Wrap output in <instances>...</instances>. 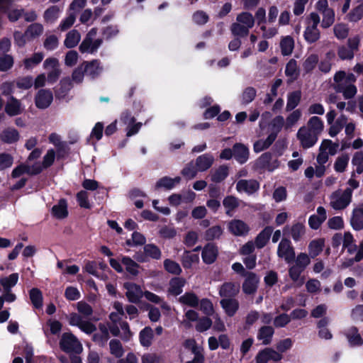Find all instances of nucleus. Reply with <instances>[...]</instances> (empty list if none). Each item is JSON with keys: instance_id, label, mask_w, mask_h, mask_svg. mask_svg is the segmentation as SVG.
<instances>
[{"instance_id": "obj_45", "label": "nucleus", "mask_w": 363, "mask_h": 363, "mask_svg": "<svg viewBox=\"0 0 363 363\" xmlns=\"http://www.w3.org/2000/svg\"><path fill=\"white\" fill-rule=\"evenodd\" d=\"M350 157L347 154H342L338 156L334 162V169L336 172L342 173L344 172L349 163Z\"/></svg>"}, {"instance_id": "obj_57", "label": "nucleus", "mask_w": 363, "mask_h": 363, "mask_svg": "<svg viewBox=\"0 0 363 363\" xmlns=\"http://www.w3.org/2000/svg\"><path fill=\"white\" fill-rule=\"evenodd\" d=\"M347 118L342 115L329 128V135L331 137L337 135L342 130L343 125L346 123Z\"/></svg>"}, {"instance_id": "obj_32", "label": "nucleus", "mask_w": 363, "mask_h": 363, "mask_svg": "<svg viewBox=\"0 0 363 363\" xmlns=\"http://www.w3.org/2000/svg\"><path fill=\"white\" fill-rule=\"evenodd\" d=\"M217 248L212 244L206 245L202 252V259L206 264L213 263L217 257Z\"/></svg>"}, {"instance_id": "obj_60", "label": "nucleus", "mask_w": 363, "mask_h": 363, "mask_svg": "<svg viewBox=\"0 0 363 363\" xmlns=\"http://www.w3.org/2000/svg\"><path fill=\"white\" fill-rule=\"evenodd\" d=\"M44 55L42 52L34 53L31 57L24 60L23 63L26 69H30L38 65L43 59Z\"/></svg>"}, {"instance_id": "obj_24", "label": "nucleus", "mask_w": 363, "mask_h": 363, "mask_svg": "<svg viewBox=\"0 0 363 363\" xmlns=\"http://www.w3.org/2000/svg\"><path fill=\"white\" fill-rule=\"evenodd\" d=\"M233 156L240 164H243L248 160L249 150L242 143H236L233 147Z\"/></svg>"}, {"instance_id": "obj_49", "label": "nucleus", "mask_w": 363, "mask_h": 363, "mask_svg": "<svg viewBox=\"0 0 363 363\" xmlns=\"http://www.w3.org/2000/svg\"><path fill=\"white\" fill-rule=\"evenodd\" d=\"M100 333H96L94 335V340L99 342L101 345H104L106 342L109 338V330L105 324L100 323L99 325Z\"/></svg>"}, {"instance_id": "obj_56", "label": "nucleus", "mask_w": 363, "mask_h": 363, "mask_svg": "<svg viewBox=\"0 0 363 363\" xmlns=\"http://www.w3.org/2000/svg\"><path fill=\"white\" fill-rule=\"evenodd\" d=\"M110 353L116 358L121 357L124 353L122 344L120 340L113 339L109 342Z\"/></svg>"}, {"instance_id": "obj_16", "label": "nucleus", "mask_w": 363, "mask_h": 363, "mask_svg": "<svg viewBox=\"0 0 363 363\" xmlns=\"http://www.w3.org/2000/svg\"><path fill=\"white\" fill-rule=\"evenodd\" d=\"M240 291L239 284L233 282H225L219 288V295L224 298H232Z\"/></svg>"}, {"instance_id": "obj_64", "label": "nucleus", "mask_w": 363, "mask_h": 363, "mask_svg": "<svg viewBox=\"0 0 363 363\" xmlns=\"http://www.w3.org/2000/svg\"><path fill=\"white\" fill-rule=\"evenodd\" d=\"M285 73L286 76L294 79L298 76L297 62L295 60H290L286 66Z\"/></svg>"}, {"instance_id": "obj_47", "label": "nucleus", "mask_w": 363, "mask_h": 363, "mask_svg": "<svg viewBox=\"0 0 363 363\" xmlns=\"http://www.w3.org/2000/svg\"><path fill=\"white\" fill-rule=\"evenodd\" d=\"M322 15L321 27L328 28L333 26L335 21V13L333 9L320 13Z\"/></svg>"}, {"instance_id": "obj_53", "label": "nucleus", "mask_w": 363, "mask_h": 363, "mask_svg": "<svg viewBox=\"0 0 363 363\" xmlns=\"http://www.w3.org/2000/svg\"><path fill=\"white\" fill-rule=\"evenodd\" d=\"M284 229L290 230L291 236L295 241H298L305 233L304 225L300 223L294 224L291 228L286 226Z\"/></svg>"}, {"instance_id": "obj_35", "label": "nucleus", "mask_w": 363, "mask_h": 363, "mask_svg": "<svg viewBox=\"0 0 363 363\" xmlns=\"http://www.w3.org/2000/svg\"><path fill=\"white\" fill-rule=\"evenodd\" d=\"M280 48L283 55H290L294 48V38L289 35L283 37L280 41Z\"/></svg>"}, {"instance_id": "obj_5", "label": "nucleus", "mask_w": 363, "mask_h": 363, "mask_svg": "<svg viewBox=\"0 0 363 363\" xmlns=\"http://www.w3.org/2000/svg\"><path fill=\"white\" fill-rule=\"evenodd\" d=\"M97 29L92 28L86 34V37L79 45V50L82 53H94L102 44L101 38H96Z\"/></svg>"}, {"instance_id": "obj_21", "label": "nucleus", "mask_w": 363, "mask_h": 363, "mask_svg": "<svg viewBox=\"0 0 363 363\" xmlns=\"http://www.w3.org/2000/svg\"><path fill=\"white\" fill-rule=\"evenodd\" d=\"M350 223L356 230L363 228V203L353 209Z\"/></svg>"}, {"instance_id": "obj_27", "label": "nucleus", "mask_w": 363, "mask_h": 363, "mask_svg": "<svg viewBox=\"0 0 363 363\" xmlns=\"http://www.w3.org/2000/svg\"><path fill=\"white\" fill-rule=\"evenodd\" d=\"M220 303L229 316H233L239 308V302L235 298H223Z\"/></svg>"}, {"instance_id": "obj_41", "label": "nucleus", "mask_w": 363, "mask_h": 363, "mask_svg": "<svg viewBox=\"0 0 363 363\" xmlns=\"http://www.w3.org/2000/svg\"><path fill=\"white\" fill-rule=\"evenodd\" d=\"M62 9L58 6H52L46 9L43 14V18L45 22L52 23L60 16Z\"/></svg>"}, {"instance_id": "obj_63", "label": "nucleus", "mask_w": 363, "mask_h": 363, "mask_svg": "<svg viewBox=\"0 0 363 363\" xmlns=\"http://www.w3.org/2000/svg\"><path fill=\"white\" fill-rule=\"evenodd\" d=\"M144 252L146 256L152 259H159L161 257L162 253L158 247L153 244H148L144 247Z\"/></svg>"}, {"instance_id": "obj_4", "label": "nucleus", "mask_w": 363, "mask_h": 363, "mask_svg": "<svg viewBox=\"0 0 363 363\" xmlns=\"http://www.w3.org/2000/svg\"><path fill=\"white\" fill-rule=\"evenodd\" d=\"M60 347L65 352L80 354L83 347L78 339L71 333H65L60 340Z\"/></svg>"}, {"instance_id": "obj_9", "label": "nucleus", "mask_w": 363, "mask_h": 363, "mask_svg": "<svg viewBox=\"0 0 363 363\" xmlns=\"http://www.w3.org/2000/svg\"><path fill=\"white\" fill-rule=\"evenodd\" d=\"M69 325L77 326L83 332L91 334L96 330V326L91 322L84 320L83 318L77 313H71L68 318Z\"/></svg>"}, {"instance_id": "obj_62", "label": "nucleus", "mask_w": 363, "mask_h": 363, "mask_svg": "<svg viewBox=\"0 0 363 363\" xmlns=\"http://www.w3.org/2000/svg\"><path fill=\"white\" fill-rule=\"evenodd\" d=\"M257 95V91L252 86L247 87L244 89L241 95V100L243 104L251 103Z\"/></svg>"}, {"instance_id": "obj_37", "label": "nucleus", "mask_w": 363, "mask_h": 363, "mask_svg": "<svg viewBox=\"0 0 363 363\" xmlns=\"http://www.w3.org/2000/svg\"><path fill=\"white\" fill-rule=\"evenodd\" d=\"M178 301L180 303L192 308L198 306L199 303L198 296L193 292L185 293L179 298Z\"/></svg>"}, {"instance_id": "obj_55", "label": "nucleus", "mask_w": 363, "mask_h": 363, "mask_svg": "<svg viewBox=\"0 0 363 363\" xmlns=\"http://www.w3.org/2000/svg\"><path fill=\"white\" fill-rule=\"evenodd\" d=\"M352 164L355 167V173H363V151L355 152L352 157Z\"/></svg>"}, {"instance_id": "obj_44", "label": "nucleus", "mask_w": 363, "mask_h": 363, "mask_svg": "<svg viewBox=\"0 0 363 363\" xmlns=\"http://www.w3.org/2000/svg\"><path fill=\"white\" fill-rule=\"evenodd\" d=\"M121 262L125 266V270L133 276H137L139 274V264L129 257H123Z\"/></svg>"}, {"instance_id": "obj_13", "label": "nucleus", "mask_w": 363, "mask_h": 363, "mask_svg": "<svg viewBox=\"0 0 363 363\" xmlns=\"http://www.w3.org/2000/svg\"><path fill=\"white\" fill-rule=\"evenodd\" d=\"M259 277L252 272H248L245 276V279L242 284V291L246 294H254L258 288Z\"/></svg>"}, {"instance_id": "obj_50", "label": "nucleus", "mask_w": 363, "mask_h": 363, "mask_svg": "<svg viewBox=\"0 0 363 363\" xmlns=\"http://www.w3.org/2000/svg\"><path fill=\"white\" fill-rule=\"evenodd\" d=\"M325 240L323 239H317L312 240L308 246L309 255L312 257L318 256L323 249Z\"/></svg>"}, {"instance_id": "obj_15", "label": "nucleus", "mask_w": 363, "mask_h": 363, "mask_svg": "<svg viewBox=\"0 0 363 363\" xmlns=\"http://www.w3.org/2000/svg\"><path fill=\"white\" fill-rule=\"evenodd\" d=\"M357 80L355 75L352 73H347L343 70H340L335 72L333 77V87L337 91L339 84H342L344 86L349 83H354Z\"/></svg>"}, {"instance_id": "obj_54", "label": "nucleus", "mask_w": 363, "mask_h": 363, "mask_svg": "<svg viewBox=\"0 0 363 363\" xmlns=\"http://www.w3.org/2000/svg\"><path fill=\"white\" fill-rule=\"evenodd\" d=\"M228 174V168L225 165L220 166L211 172V180L216 183L223 181Z\"/></svg>"}, {"instance_id": "obj_7", "label": "nucleus", "mask_w": 363, "mask_h": 363, "mask_svg": "<svg viewBox=\"0 0 363 363\" xmlns=\"http://www.w3.org/2000/svg\"><path fill=\"white\" fill-rule=\"evenodd\" d=\"M296 138L299 140L300 145L304 149H308L317 143L318 136L308 128L302 126L298 129Z\"/></svg>"}, {"instance_id": "obj_26", "label": "nucleus", "mask_w": 363, "mask_h": 363, "mask_svg": "<svg viewBox=\"0 0 363 363\" xmlns=\"http://www.w3.org/2000/svg\"><path fill=\"white\" fill-rule=\"evenodd\" d=\"M346 337L349 344L352 347H359L363 345V339L356 327H351L346 332Z\"/></svg>"}, {"instance_id": "obj_1", "label": "nucleus", "mask_w": 363, "mask_h": 363, "mask_svg": "<svg viewBox=\"0 0 363 363\" xmlns=\"http://www.w3.org/2000/svg\"><path fill=\"white\" fill-rule=\"evenodd\" d=\"M255 22V19L252 13L247 11L241 12L237 15L236 21L231 24L230 30L235 37L247 36Z\"/></svg>"}, {"instance_id": "obj_48", "label": "nucleus", "mask_w": 363, "mask_h": 363, "mask_svg": "<svg viewBox=\"0 0 363 363\" xmlns=\"http://www.w3.org/2000/svg\"><path fill=\"white\" fill-rule=\"evenodd\" d=\"M302 111L300 109L294 110L286 117L285 121V129L288 130L294 127L301 119Z\"/></svg>"}, {"instance_id": "obj_29", "label": "nucleus", "mask_w": 363, "mask_h": 363, "mask_svg": "<svg viewBox=\"0 0 363 363\" xmlns=\"http://www.w3.org/2000/svg\"><path fill=\"white\" fill-rule=\"evenodd\" d=\"M273 232V228L267 226L256 237L255 245L257 248L264 247L268 242L269 238Z\"/></svg>"}, {"instance_id": "obj_43", "label": "nucleus", "mask_w": 363, "mask_h": 363, "mask_svg": "<svg viewBox=\"0 0 363 363\" xmlns=\"http://www.w3.org/2000/svg\"><path fill=\"white\" fill-rule=\"evenodd\" d=\"M5 111L9 116H13L18 115L22 111L21 103L17 99L11 96L7 102Z\"/></svg>"}, {"instance_id": "obj_30", "label": "nucleus", "mask_w": 363, "mask_h": 363, "mask_svg": "<svg viewBox=\"0 0 363 363\" xmlns=\"http://www.w3.org/2000/svg\"><path fill=\"white\" fill-rule=\"evenodd\" d=\"M143 296L148 301L155 304H159L162 310L167 312L171 311L170 306L158 295L149 291H144Z\"/></svg>"}, {"instance_id": "obj_10", "label": "nucleus", "mask_w": 363, "mask_h": 363, "mask_svg": "<svg viewBox=\"0 0 363 363\" xmlns=\"http://www.w3.org/2000/svg\"><path fill=\"white\" fill-rule=\"evenodd\" d=\"M123 287L125 289V296L130 303H137L143 296L144 292L140 286L135 283H125Z\"/></svg>"}, {"instance_id": "obj_28", "label": "nucleus", "mask_w": 363, "mask_h": 363, "mask_svg": "<svg viewBox=\"0 0 363 363\" xmlns=\"http://www.w3.org/2000/svg\"><path fill=\"white\" fill-rule=\"evenodd\" d=\"M274 333V330L272 327L262 326L259 329L257 337L263 345H267L271 343Z\"/></svg>"}, {"instance_id": "obj_23", "label": "nucleus", "mask_w": 363, "mask_h": 363, "mask_svg": "<svg viewBox=\"0 0 363 363\" xmlns=\"http://www.w3.org/2000/svg\"><path fill=\"white\" fill-rule=\"evenodd\" d=\"M240 202L238 198L232 195L225 197L223 206L225 209V213L229 216H233V213L240 206Z\"/></svg>"}, {"instance_id": "obj_59", "label": "nucleus", "mask_w": 363, "mask_h": 363, "mask_svg": "<svg viewBox=\"0 0 363 363\" xmlns=\"http://www.w3.org/2000/svg\"><path fill=\"white\" fill-rule=\"evenodd\" d=\"M164 267L167 272L175 275L180 274L182 271L177 262L169 259H166L164 261Z\"/></svg>"}, {"instance_id": "obj_17", "label": "nucleus", "mask_w": 363, "mask_h": 363, "mask_svg": "<svg viewBox=\"0 0 363 363\" xmlns=\"http://www.w3.org/2000/svg\"><path fill=\"white\" fill-rule=\"evenodd\" d=\"M259 189V184L253 179H241L237 182L236 190L238 192H245L252 194L257 191Z\"/></svg>"}, {"instance_id": "obj_25", "label": "nucleus", "mask_w": 363, "mask_h": 363, "mask_svg": "<svg viewBox=\"0 0 363 363\" xmlns=\"http://www.w3.org/2000/svg\"><path fill=\"white\" fill-rule=\"evenodd\" d=\"M214 158L211 154H203L199 156L195 161V165L199 172H205L213 164Z\"/></svg>"}, {"instance_id": "obj_51", "label": "nucleus", "mask_w": 363, "mask_h": 363, "mask_svg": "<svg viewBox=\"0 0 363 363\" xmlns=\"http://www.w3.org/2000/svg\"><path fill=\"white\" fill-rule=\"evenodd\" d=\"M81 35L77 30H72L69 31L65 40V45L68 48L75 47L79 42Z\"/></svg>"}, {"instance_id": "obj_3", "label": "nucleus", "mask_w": 363, "mask_h": 363, "mask_svg": "<svg viewBox=\"0 0 363 363\" xmlns=\"http://www.w3.org/2000/svg\"><path fill=\"white\" fill-rule=\"evenodd\" d=\"M352 201V189H337L330 196V206L335 210L346 208Z\"/></svg>"}, {"instance_id": "obj_34", "label": "nucleus", "mask_w": 363, "mask_h": 363, "mask_svg": "<svg viewBox=\"0 0 363 363\" xmlns=\"http://www.w3.org/2000/svg\"><path fill=\"white\" fill-rule=\"evenodd\" d=\"M52 213L58 219L66 218L68 215L67 201L65 199L60 200L58 203L52 207Z\"/></svg>"}, {"instance_id": "obj_14", "label": "nucleus", "mask_w": 363, "mask_h": 363, "mask_svg": "<svg viewBox=\"0 0 363 363\" xmlns=\"http://www.w3.org/2000/svg\"><path fill=\"white\" fill-rule=\"evenodd\" d=\"M53 100V96L50 91L40 89L35 96V106L40 109L48 108Z\"/></svg>"}, {"instance_id": "obj_22", "label": "nucleus", "mask_w": 363, "mask_h": 363, "mask_svg": "<svg viewBox=\"0 0 363 363\" xmlns=\"http://www.w3.org/2000/svg\"><path fill=\"white\" fill-rule=\"evenodd\" d=\"M121 120L123 121L125 124L128 125L126 133V135L128 137L136 134L142 126L141 123H135V118L128 113L124 114L122 116Z\"/></svg>"}, {"instance_id": "obj_2", "label": "nucleus", "mask_w": 363, "mask_h": 363, "mask_svg": "<svg viewBox=\"0 0 363 363\" xmlns=\"http://www.w3.org/2000/svg\"><path fill=\"white\" fill-rule=\"evenodd\" d=\"M320 23L319 14L313 11L305 18V28L303 38L309 44L318 42L321 36L318 25Z\"/></svg>"}, {"instance_id": "obj_8", "label": "nucleus", "mask_w": 363, "mask_h": 363, "mask_svg": "<svg viewBox=\"0 0 363 363\" xmlns=\"http://www.w3.org/2000/svg\"><path fill=\"white\" fill-rule=\"evenodd\" d=\"M277 255L287 263L293 262L295 259V252L291 242L286 238H283L278 245Z\"/></svg>"}, {"instance_id": "obj_20", "label": "nucleus", "mask_w": 363, "mask_h": 363, "mask_svg": "<svg viewBox=\"0 0 363 363\" xmlns=\"http://www.w3.org/2000/svg\"><path fill=\"white\" fill-rule=\"evenodd\" d=\"M186 284V280L181 277H174L169 281V287L167 289L168 295L178 296L182 291L183 287Z\"/></svg>"}, {"instance_id": "obj_61", "label": "nucleus", "mask_w": 363, "mask_h": 363, "mask_svg": "<svg viewBox=\"0 0 363 363\" xmlns=\"http://www.w3.org/2000/svg\"><path fill=\"white\" fill-rule=\"evenodd\" d=\"M338 147V143H333L330 140H324L321 143L319 148L323 151L328 152L330 155H334L337 153Z\"/></svg>"}, {"instance_id": "obj_58", "label": "nucleus", "mask_w": 363, "mask_h": 363, "mask_svg": "<svg viewBox=\"0 0 363 363\" xmlns=\"http://www.w3.org/2000/svg\"><path fill=\"white\" fill-rule=\"evenodd\" d=\"M43 32V26L40 23H33L30 25L25 35L31 38L40 36Z\"/></svg>"}, {"instance_id": "obj_6", "label": "nucleus", "mask_w": 363, "mask_h": 363, "mask_svg": "<svg viewBox=\"0 0 363 363\" xmlns=\"http://www.w3.org/2000/svg\"><path fill=\"white\" fill-rule=\"evenodd\" d=\"M43 68L48 72V81L50 83L55 82L61 74L60 62L55 57H48L43 62Z\"/></svg>"}, {"instance_id": "obj_18", "label": "nucleus", "mask_w": 363, "mask_h": 363, "mask_svg": "<svg viewBox=\"0 0 363 363\" xmlns=\"http://www.w3.org/2000/svg\"><path fill=\"white\" fill-rule=\"evenodd\" d=\"M85 73H87L91 78L98 77L103 70L101 63L98 60L84 61L82 63Z\"/></svg>"}, {"instance_id": "obj_52", "label": "nucleus", "mask_w": 363, "mask_h": 363, "mask_svg": "<svg viewBox=\"0 0 363 363\" xmlns=\"http://www.w3.org/2000/svg\"><path fill=\"white\" fill-rule=\"evenodd\" d=\"M153 339V330L150 327H145L140 333V342L144 347H149Z\"/></svg>"}, {"instance_id": "obj_46", "label": "nucleus", "mask_w": 363, "mask_h": 363, "mask_svg": "<svg viewBox=\"0 0 363 363\" xmlns=\"http://www.w3.org/2000/svg\"><path fill=\"white\" fill-rule=\"evenodd\" d=\"M181 181V178L179 177H177L174 178H170L168 177H164L160 179L156 183V188H164L167 189H172L176 184H179Z\"/></svg>"}, {"instance_id": "obj_11", "label": "nucleus", "mask_w": 363, "mask_h": 363, "mask_svg": "<svg viewBox=\"0 0 363 363\" xmlns=\"http://www.w3.org/2000/svg\"><path fill=\"white\" fill-rule=\"evenodd\" d=\"M281 359V354L269 347L260 350L255 357L256 363H267L269 360L278 362Z\"/></svg>"}, {"instance_id": "obj_40", "label": "nucleus", "mask_w": 363, "mask_h": 363, "mask_svg": "<svg viewBox=\"0 0 363 363\" xmlns=\"http://www.w3.org/2000/svg\"><path fill=\"white\" fill-rule=\"evenodd\" d=\"M277 135L271 133L265 140H259L254 143V151L256 152H262L267 149L275 140Z\"/></svg>"}, {"instance_id": "obj_36", "label": "nucleus", "mask_w": 363, "mask_h": 363, "mask_svg": "<svg viewBox=\"0 0 363 363\" xmlns=\"http://www.w3.org/2000/svg\"><path fill=\"white\" fill-rule=\"evenodd\" d=\"M29 298L36 309H40L43 307V296L41 291L38 288H33L29 291Z\"/></svg>"}, {"instance_id": "obj_31", "label": "nucleus", "mask_w": 363, "mask_h": 363, "mask_svg": "<svg viewBox=\"0 0 363 363\" xmlns=\"http://www.w3.org/2000/svg\"><path fill=\"white\" fill-rule=\"evenodd\" d=\"M18 281V274L13 273L8 277L0 279V291H9L15 286Z\"/></svg>"}, {"instance_id": "obj_19", "label": "nucleus", "mask_w": 363, "mask_h": 363, "mask_svg": "<svg viewBox=\"0 0 363 363\" xmlns=\"http://www.w3.org/2000/svg\"><path fill=\"white\" fill-rule=\"evenodd\" d=\"M326 218L327 214L325 209L322 206H319L317 208V214L310 216L308 224L312 229L316 230L319 228Z\"/></svg>"}, {"instance_id": "obj_38", "label": "nucleus", "mask_w": 363, "mask_h": 363, "mask_svg": "<svg viewBox=\"0 0 363 363\" xmlns=\"http://www.w3.org/2000/svg\"><path fill=\"white\" fill-rule=\"evenodd\" d=\"M337 92L342 93L345 99H351L355 96L357 93V88L354 83H349L344 86L339 84Z\"/></svg>"}, {"instance_id": "obj_12", "label": "nucleus", "mask_w": 363, "mask_h": 363, "mask_svg": "<svg viewBox=\"0 0 363 363\" xmlns=\"http://www.w3.org/2000/svg\"><path fill=\"white\" fill-rule=\"evenodd\" d=\"M228 230L235 236H245L250 231L249 225L242 220L233 219L228 223Z\"/></svg>"}, {"instance_id": "obj_42", "label": "nucleus", "mask_w": 363, "mask_h": 363, "mask_svg": "<svg viewBox=\"0 0 363 363\" xmlns=\"http://www.w3.org/2000/svg\"><path fill=\"white\" fill-rule=\"evenodd\" d=\"M301 98V92L299 90L289 93L287 96L286 111H290L294 110L299 104Z\"/></svg>"}, {"instance_id": "obj_39", "label": "nucleus", "mask_w": 363, "mask_h": 363, "mask_svg": "<svg viewBox=\"0 0 363 363\" xmlns=\"http://www.w3.org/2000/svg\"><path fill=\"white\" fill-rule=\"evenodd\" d=\"M303 126L308 128L309 130L314 133L318 136L323 130L324 128L322 120L317 116L311 117L308 120L307 125Z\"/></svg>"}, {"instance_id": "obj_33", "label": "nucleus", "mask_w": 363, "mask_h": 363, "mask_svg": "<svg viewBox=\"0 0 363 363\" xmlns=\"http://www.w3.org/2000/svg\"><path fill=\"white\" fill-rule=\"evenodd\" d=\"M19 133L13 128L5 129L0 135L1 140L6 143H16L19 140Z\"/></svg>"}]
</instances>
